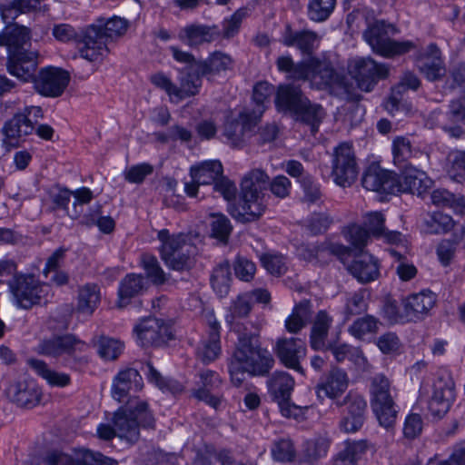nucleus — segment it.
<instances>
[{"label": "nucleus", "instance_id": "f257e3e1", "mask_svg": "<svg viewBox=\"0 0 465 465\" xmlns=\"http://www.w3.org/2000/svg\"><path fill=\"white\" fill-rule=\"evenodd\" d=\"M273 358L267 349L261 346L258 334L239 335L234 351L228 360L231 381L240 386L245 374L264 375L273 365Z\"/></svg>", "mask_w": 465, "mask_h": 465}, {"label": "nucleus", "instance_id": "f03ea898", "mask_svg": "<svg viewBox=\"0 0 465 465\" xmlns=\"http://www.w3.org/2000/svg\"><path fill=\"white\" fill-rule=\"evenodd\" d=\"M30 40V29L18 24L7 25L0 33V46H5L8 53L7 71L24 82L33 79L39 64L38 52L24 48Z\"/></svg>", "mask_w": 465, "mask_h": 465}, {"label": "nucleus", "instance_id": "7ed1b4c3", "mask_svg": "<svg viewBox=\"0 0 465 465\" xmlns=\"http://www.w3.org/2000/svg\"><path fill=\"white\" fill-rule=\"evenodd\" d=\"M113 422L117 436L130 442L138 440L140 426H154V419L148 411L147 403L136 397H131L126 405L114 413Z\"/></svg>", "mask_w": 465, "mask_h": 465}, {"label": "nucleus", "instance_id": "20e7f679", "mask_svg": "<svg viewBox=\"0 0 465 465\" xmlns=\"http://www.w3.org/2000/svg\"><path fill=\"white\" fill-rule=\"evenodd\" d=\"M159 252L167 267L174 271H188L194 264L196 247L183 233L171 234L166 229L158 232Z\"/></svg>", "mask_w": 465, "mask_h": 465}, {"label": "nucleus", "instance_id": "39448f33", "mask_svg": "<svg viewBox=\"0 0 465 465\" xmlns=\"http://www.w3.org/2000/svg\"><path fill=\"white\" fill-rule=\"evenodd\" d=\"M390 32H394L393 25L377 21L366 29L363 37L374 53L385 57L403 54L414 48L411 41L391 40L388 36Z\"/></svg>", "mask_w": 465, "mask_h": 465}, {"label": "nucleus", "instance_id": "423d86ee", "mask_svg": "<svg viewBox=\"0 0 465 465\" xmlns=\"http://www.w3.org/2000/svg\"><path fill=\"white\" fill-rule=\"evenodd\" d=\"M8 286L16 306L26 310L40 304L49 292V285L31 275H15Z\"/></svg>", "mask_w": 465, "mask_h": 465}, {"label": "nucleus", "instance_id": "0eeeda50", "mask_svg": "<svg viewBox=\"0 0 465 465\" xmlns=\"http://www.w3.org/2000/svg\"><path fill=\"white\" fill-rule=\"evenodd\" d=\"M359 167L351 143H341L333 149L331 156V177L343 188L350 187L356 180Z\"/></svg>", "mask_w": 465, "mask_h": 465}, {"label": "nucleus", "instance_id": "6e6552de", "mask_svg": "<svg viewBox=\"0 0 465 465\" xmlns=\"http://www.w3.org/2000/svg\"><path fill=\"white\" fill-rule=\"evenodd\" d=\"M349 72L361 90L370 92L379 79L387 77L389 69L371 58H358L351 62Z\"/></svg>", "mask_w": 465, "mask_h": 465}, {"label": "nucleus", "instance_id": "1a4fd4ad", "mask_svg": "<svg viewBox=\"0 0 465 465\" xmlns=\"http://www.w3.org/2000/svg\"><path fill=\"white\" fill-rule=\"evenodd\" d=\"M36 91L46 97H58L67 87L70 75L65 70L57 67H45L40 70L37 76L33 79Z\"/></svg>", "mask_w": 465, "mask_h": 465}, {"label": "nucleus", "instance_id": "9d476101", "mask_svg": "<svg viewBox=\"0 0 465 465\" xmlns=\"http://www.w3.org/2000/svg\"><path fill=\"white\" fill-rule=\"evenodd\" d=\"M78 53L83 59L89 62H101L109 53L107 41L97 26L89 25L83 33L76 45Z\"/></svg>", "mask_w": 465, "mask_h": 465}, {"label": "nucleus", "instance_id": "9b49d317", "mask_svg": "<svg viewBox=\"0 0 465 465\" xmlns=\"http://www.w3.org/2000/svg\"><path fill=\"white\" fill-rule=\"evenodd\" d=\"M258 121L257 116H253L249 109H244L239 113L237 117L227 118L224 124L223 135L232 146H242Z\"/></svg>", "mask_w": 465, "mask_h": 465}, {"label": "nucleus", "instance_id": "f8f14e48", "mask_svg": "<svg viewBox=\"0 0 465 465\" xmlns=\"http://www.w3.org/2000/svg\"><path fill=\"white\" fill-rule=\"evenodd\" d=\"M436 302V294L429 290L411 293L402 299L401 302L402 309H404V317L410 322L423 321L430 314Z\"/></svg>", "mask_w": 465, "mask_h": 465}, {"label": "nucleus", "instance_id": "ddd939ff", "mask_svg": "<svg viewBox=\"0 0 465 465\" xmlns=\"http://www.w3.org/2000/svg\"><path fill=\"white\" fill-rule=\"evenodd\" d=\"M361 183L365 189L372 192L390 194L399 193L397 174L375 163L369 165L365 170Z\"/></svg>", "mask_w": 465, "mask_h": 465}, {"label": "nucleus", "instance_id": "4468645a", "mask_svg": "<svg viewBox=\"0 0 465 465\" xmlns=\"http://www.w3.org/2000/svg\"><path fill=\"white\" fill-rule=\"evenodd\" d=\"M264 193L241 191L239 203L231 211V215L241 223L258 220L264 213Z\"/></svg>", "mask_w": 465, "mask_h": 465}, {"label": "nucleus", "instance_id": "2eb2a0df", "mask_svg": "<svg viewBox=\"0 0 465 465\" xmlns=\"http://www.w3.org/2000/svg\"><path fill=\"white\" fill-rule=\"evenodd\" d=\"M454 385L450 379L438 378L432 386V394L428 402V409L435 418L443 417L450 410L454 400Z\"/></svg>", "mask_w": 465, "mask_h": 465}, {"label": "nucleus", "instance_id": "dca6fc26", "mask_svg": "<svg viewBox=\"0 0 465 465\" xmlns=\"http://www.w3.org/2000/svg\"><path fill=\"white\" fill-rule=\"evenodd\" d=\"M134 331L142 346L159 345L171 339L168 326L156 318L143 319L134 327Z\"/></svg>", "mask_w": 465, "mask_h": 465}, {"label": "nucleus", "instance_id": "f3484780", "mask_svg": "<svg viewBox=\"0 0 465 465\" xmlns=\"http://www.w3.org/2000/svg\"><path fill=\"white\" fill-rule=\"evenodd\" d=\"M275 353L286 367L302 373L300 361L306 355V346L301 339H278L275 344Z\"/></svg>", "mask_w": 465, "mask_h": 465}, {"label": "nucleus", "instance_id": "a211bd4d", "mask_svg": "<svg viewBox=\"0 0 465 465\" xmlns=\"http://www.w3.org/2000/svg\"><path fill=\"white\" fill-rule=\"evenodd\" d=\"M432 181L427 174L411 165L406 166L400 178L397 175V187L399 193H411L422 195L431 187Z\"/></svg>", "mask_w": 465, "mask_h": 465}, {"label": "nucleus", "instance_id": "6ab92c4d", "mask_svg": "<svg viewBox=\"0 0 465 465\" xmlns=\"http://www.w3.org/2000/svg\"><path fill=\"white\" fill-rule=\"evenodd\" d=\"M349 386V377L347 373L339 368L332 369L326 379L319 383L315 390L317 397L320 400L324 398L337 399L343 394Z\"/></svg>", "mask_w": 465, "mask_h": 465}, {"label": "nucleus", "instance_id": "aec40b11", "mask_svg": "<svg viewBox=\"0 0 465 465\" xmlns=\"http://www.w3.org/2000/svg\"><path fill=\"white\" fill-rule=\"evenodd\" d=\"M222 384L220 376L213 371L205 370L199 373L198 388L193 390V395L205 401L214 409H218L222 404V398L211 393L212 390L218 388Z\"/></svg>", "mask_w": 465, "mask_h": 465}, {"label": "nucleus", "instance_id": "412c9836", "mask_svg": "<svg viewBox=\"0 0 465 465\" xmlns=\"http://www.w3.org/2000/svg\"><path fill=\"white\" fill-rule=\"evenodd\" d=\"M143 388V379L138 371L127 368L119 371L114 377L112 386V396L119 402L123 401L132 391H138Z\"/></svg>", "mask_w": 465, "mask_h": 465}, {"label": "nucleus", "instance_id": "4be33fe9", "mask_svg": "<svg viewBox=\"0 0 465 465\" xmlns=\"http://www.w3.org/2000/svg\"><path fill=\"white\" fill-rule=\"evenodd\" d=\"M220 35L221 31L217 25L193 24L181 30L179 39L189 46L194 47L204 43H212Z\"/></svg>", "mask_w": 465, "mask_h": 465}, {"label": "nucleus", "instance_id": "5701e85b", "mask_svg": "<svg viewBox=\"0 0 465 465\" xmlns=\"http://www.w3.org/2000/svg\"><path fill=\"white\" fill-rule=\"evenodd\" d=\"M308 78L317 88L331 86L338 81V74L328 60L312 58L307 62Z\"/></svg>", "mask_w": 465, "mask_h": 465}, {"label": "nucleus", "instance_id": "b1692460", "mask_svg": "<svg viewBox=\"0 0 465 465\" xmlns=\"http://www.w3.org/2000/svg\"><path fill=\"white\" fill-rule=\"evenodd\" d=\"M418 67L430 81H436L445 74L440 51L435 45H430L420 56Z\"/></svg>", "mask_w": 465, "mask_h": 465}, {"label": "nucleus", "instance_id": "393cba45", "mask_svg": "<svg viewBox=\"0 0 465 465\" xmlns=\"http://www.w3.org/2000/svg\"><path fill=\"white\" fill-rule=\"evenodd\" d=\"M13 401L22 408L31 409L39 404L42 392L33 381L16 382L9 388Z\"/></svg>", "mask_w": 465, "mask_h": 465}, {"label": "nucleus", "instance_id": "a878e982", "mask_svg": "<svg viewBox=\"0 0 465 465\" xmlns=\"http://www.w3.org/2000/svg\"><path fill=\"white\" fill-rule=\"evenodd\" d=\"M305 97L299 87L282 84L278 87L275 105L280 112H289L293 115L298 109L304 105Z\"/></svg>", "mask_w": 465, "mask_h": 465}, {"label": "nucleus", "instance_id": "bb28decb", "mask_svg": "<svg viewBox=\"0 0 465 465\" xmlns=\"http://www.w3.org/2000/svg\"><path fill=\"white\" fill-rule=\"evenodd\" d=\"M349 271L362 283L376 280L380 274L378 261L368 252L357 256L349 266Z\"/></svg>", "mask_w": 465, "mask_h": 465}, {"label": "nucleus", "instance_id": "cd10ccee", "mask_svg": "<svg viewBox=\"0 0 465 465\" xmlns=\"http://www.w3.org/2000/svg\"><path fill=\"white\" fill-rule=\"evenodd\" d=\"M210 331L208 336L203 338L197 349L198 358L205 364L215 361L222 352L220 344V326L214 320L209 321Z\"/></svg>", "mask_w": 465, "mask_h": 465}, {"label": "nucleus", "instance_id": "c85d7f7f", "mask_svg": "<svg viewBox=\"0 0 465 465\" xmlns=\"http://www.w3.org/2000/svg\"><path fill=\"white\" fill-rule=\"evenodd\" d=\"M79 345L82 343L71 335L55 336L43 341L38 345V352L45 356L59 357L71 353Z\"/></svg>", "mask_w": 465, "mask_h": 465}, {"label": "nucleus", "instance_id": "c756f323", "mask_svg": "<svg viewBox=\"0 0 465 465\" xmlns=\"http://www.w3.org/2000/svg\"><path fill=\"white\" fill-rule=\"evenodd\" d=\"M33 130L34 126L30 124L25 115L18 113L4 125L3 133L5 136L4 142L8 145L17 146L19 139L30 134Z\"/></svg>", "mask_w": 465, "mask_h": 465}, {"label": "nucleus", "instance_id": "7c9ffc66", "mask_svg": "<svg viewBox=\"0 0 465 465\" xmlns=\"http://www.w3.org/2000/svg\"><path fill=\"white\" fill-rule=\"evenodd\" d=\"M223 173V165L217 160L205 161L190 169L192 179L202 185L213 184Z\"/></svg>", "mask_w": 465, "mask_h": 465}, {"label": "nucleus", "instance_id": "2f4dec72", "mask_svg": "<svg viewBox=\"0 0 465 465\" xmlns=\"http://www.w3.org/2000/svg\"><path fill=\"white\" fill-rule=\"evenodd\" d=\"M28 365L42 377L50 386L64 388L70 384L71 377L65 372L51 369L45 361L38 359H28Z\"/></svg>", "mask_w": 465, "mask_h": 465}, {"label": "nucleus", "instance_id": "473e14b6", "mask_svg": "<svg viewBox=\"0 0 465 465\" xmlns=\"http://www.w3.org/2000/svg\"><path fill=\"white\" fill-rule=\"evenodd\" d=\"M382 213L374 212L366 214L365 225L369 232L374 236L383 237L389 243L398 244L402 242V235L399 232L386 231Z\"/></svg>", "mask_w": 465, "mask_h": 465}, {"label": "nucleus", "instance_id": "72a5a7b5", "mask_svg": "<svg viewBox=\"0 0 465 465\" xmlns=\"http://www.w3.org/2000/svg\"><path fill=\"white\" fill-rule=\"evenodd\" d=\"M321 40V36L316 33L309 30L293 33L287 26L283 35V44L287 46L296 45L303 52H311L317 47Z\"/></svg>", "mask_w": 465, "mask_h": 465}, {"label": "nucleus", "instance_id": "f704fd0d", "mask_svg": "<svg viewBox=\"0 0 465 465\" xmlns=\"http://www.w3.org/2000/svg\"><path fill=\"white\" fill-rule=\"evenodd\" d=\"M312 312L310 301L303 300L297 303L285 320L286 331L290 333H298L307 325L312 317Z\"/></svg>", "mask_w": 465, "mask_h": 465}, {"label": "nucleus", "instance_id": "c9c22d12", "mask_svg": "<svg viewBox=\"0 0 465 465\" xmlns=\"http://www.w3.org/2000/svg\"><path fill=\"white\" fill-rule=\"evenodd\" d=\"M202 74H199L196 63L190 66L185 74L180 78V85L177 86L175 100L181 101L185 97L196 94L202 84Z\"/></svg>", "mask_w": 465, "mask_h": 465}, {"label": "nucleus", "instance_id": "e433bc0d", "mask_svg": "<svg viewBox=\"0 0 465 465\" xmlns=\"http://www.w3.org/2000/svg\"><path fill=\"white\" fill-rule=\"evenodd\" d=\"M325 113L322 107L316 104H312L308 98L305 100L304 105L301 106L295 113L294 117L296 120L310 126L312 134L318 132V128Z\"/></svg>", "mask_w": 465, "mask_h": 465}, {"label": "nucleus", "instance_id": "4c0bfd02", "mask_svg": "<svg viewBox=\"0 0 465 465\" xmlns=\"http://www.w3.org/2000/svg\"><path fill=\"white\" fill-rule=\"evenodd\" d=\"M332 323V318L325 311H320L313 322L311 331V345L314 350H322Z\"/></svg>", "mask_w": 465, "mask_h": 465}, {"label": "nucleus", "instance_id": "58836bf2", "mask_svg": "<svg viewBox=\"0 0 465 465\" xmlns=\"http://www.w3.org/2000/svg\"><path fill=\"white\" fill-rule=\"evenodd\" d=\"M232 60L230 55L222 53H213L205 61L196 63L199 74L202 75L215 74L232 68Z\"/></svg>", "mask_w": 465, "mask_h": 465}, {"label": "nucleus", "instance_id": "ea45409f", "mask_svg": "<svg viewBox=\"0 0 465 465\" xmlns=\"http://www.w3.org/2000/svg\"><path fill=\"white\" fill-rule=\"evenodd\" d=\"M372 411L383 428L391 429L397 420L398 406L394 399L371 403Z\"/></svg>", "mask_w": 465, "mask_h": 465}, {"label": "nucleus", "instance_id": "a19ab883", "mask_svg": "<svg viewBox=\"0 0 465 465\" xmlns=\"http://www.w3.org/2000/svg\"><path fill=\"white\" fill-rule=\"evenodd\" d=\"M144 288V279L142 275L128 274L121 282L119 287V307L128 304L131 298L140 294Z\"/></svg>", "mask_w": 465, "mask_h": 465}, {"label": "nucleus", "instance_id": "79ce46f5", "mask_svg": "<svg viewBox=\"0 0 465 465\" xmlns=\"http://www.w3.org/2000/svg\"><path fill=\"white\" fill-rule=\"evenodd\" d=\"M94 26H97L103 33L104 38L108 41L124 35L128 29V21L120 16H113L109 19L99 18Z\"/></svg>", "mask_w": 465, "mask_h": 465}, {"label": "nucleus", "instance_id": "37998d69", "mask_svg": "<svg viewBox=\"0 0 465 465\" xmlns=\"http://www.w3.org/2000/svg\"><path fill=\"white\" fill-rule=\"evenodd\" d=\"M371 403L395 399L396 393L391 381L382 373L374 375L370 386Z\"/></svg>", "mask_w": 465, "mask_h": 465}, {"label": "nucleus", "instance_id": "c03bdc74", "mask_svg": "<svg viewBox=\"0 0 465 465\" xmlns=\"http://www.w3.org/2000/svg\"><path fill=\"white\" fill-rule=\"evenodd\" d=\"M100 301L99 289L94 284H86L79 289L77 310L84 314L91 315Z\"/></svg>", "mask_w": 465, "mask_h": 465}, {"label": "nucleus", "instance_id": "a18cd8bd", "mask_svg": "<svg viewBox=\"0 0 465 465\" xmlns=\"http://www.w3.org/2000/svg\"><path fill=\"white\" fill-rule=\"evenodd\" d=\"M430 199L433 204L440 207H450L457 214H465V200L463 197H456L445 189H437L431 193Z\"/></svg>", "mask_w": 465, "mask_h": 465}, {"label": "nucleus", "instance_id": "49530a36", "mask_svg": "<svg viewBox=\"0 0 465 465\" xmlns=\"http://www.w3.org/2000/svg\"><path fill=\"white\" fill-rule=\"evenodd\" d=\"M294 387L292 377L286 372H276L269 381L271 393L276 399H290L291 392Z\"/></svg>", "mask_w": 465, "mask_h": 465}, {"label": "nucleus", "instance_id": "de8ad7c7", "mask_svg": "<svg viewBox=\"0 0 465 465\" xmlns=\"http://www.w3.org/2000/svg\"><path fill=\"white\" fill-rule=\"evenodd\" d=\"M269 184V175L262 169L247 173L241 183V191L263 193Z\"/></svg>", "mask_w": 465, "mask_h": 465}, {"label": "nucleus", "instance_id": "09e8293b", "mask_svg": "<svg viewBox=\"0 0 465 465\" xmlns=\"http://www.w3.org/2000/svg\"><path fill=\"white\" fill-rule=\"evenodd\" d=\"M251 310L252 302L250 301V295L246 292L242 293L232 302L225 316V321L233 327L238 320L247 317Z\"/></svg>", "mask_w": 465, "mask_h": 465}, {"label": "nucleus", "instance_id": "8fccbe9b", "mask_svg": "<svg viewBox=\"0 0 465 465\" xmlns=\"http://www.w3.org/2000/svg\"><path fill=\"white\" fill-rule=\"evenodd\" d=\"M380 322L371 315L355 320L348 328L349 333L358 340H365L368 335L375 334L379 330Z\"/></svg>", "mask_w": 465, "mask_h": 465}, {"label": "nucleus", "instance_id": "3c124183", "mask_svg": "<svg viewBox=\"0 0 465 465\" xmlns=\"http://www.w3.org/2000/svg\"><path fill=\"white\" fill-rule=\"evenodd\" d=\"M231 280L230 264L223 262L213 270L211 278L212 287L220 297H224L229 293Z\"/></svg>", "mask_w": 465, "mask_h": 465}, {"label": "nucleus", "instance_id": "603ef678", "mask_svg": "<svg viewBox=\"0 0 465 465\" xmlns=\"http://www.w3.org/2000/svg\"><path fill=\"white\" fill-rule=\"evenodd\" d=\"M445 170L450 179L461 183L465 179V151L450 152L446 158Z\"/></svg>", "mask_w": 465, "mask_h": 465}, {"label": "nucleus", "instance_id": "864d4df0", "mask_svg": "<svg viewBox=\"0 0 465 465\" xmlns=\"http://www.w3.org/2000/svg\"><path fill=\"white\" fill-rule=\"evenodd\" d=\"M280 71L287 73V77L293 80H305L308 78L307 63L294 64L291 56L282 55L276 61Z\"/></svg>", "mask_w": 465, "mask_h": 465}, {"label": "nucleus", "instance_id": "5fc2aeb1", "mask_svg": "<svg viewBox=\"0 0 465 465\" xmlns=\"http://www.w3.org/2000/svg\"><path fill=\"white\" fill-rule=\"evenodd\" d=\"M426 232L431 234L447 233L455 225L452 217L440 212L432 213L425 222Z\"/></svg>", "mask_w": 465, "mask_h": 465}, {"label": "nucleus", "instance_id": "6e6d98bb", "mask_svg": "<svg viewBox=\"0 0 465 465\" xmlns=\"http://www.w3.org/2000/svg\"><path fill=\"white\" fill-rule=\"evenodd\" d=\"M330 448V440L326 436H318L306 441L304 456L309 461L325 457Z\"/></svg>", "mask_w": 465, "mask_h": 465}, {"label": "nucleus", "instance_id": "4d7b16f0", "mask_svg": "<svg viewBox=\"0 0 465 465\" xmlns=\"http://www.w3.org/2000/svg\"><path fill=\"white\" fill-rule=\"evenodd\" d=\"M420 152L412 146L409 138L397 136L392 142V153L395 163H403L411 157H416Z\"/></svg>", "mask_w": 465, "mask_h": 465}, {"label": "nucleus", "instance_id": "13d9d810", "mask_svg": "<svg viewBox=\"0 0 465 465\" xmlns=\"http://www.w3.org/2000/svg\"><path fill=\"white\" fill-rule=\"evenodd\" d=\"M273 93V86L267 82L258 83L253 88L252 99L256 104V107L250 110L253 116H257L260 120L263 112L265 111V103Z\"/></svg>", "mask_w": 465, "mask_h": 465}, {"label": "nucleus", "instance_id": "bf43d9fd", "mask_svg": "<svg viewBox=\"0 0 465 465\" xmlns=\"http://www.w3.org/2000/svg\"><path fill=\"white\" fill-rule=\"evenodd\" d=\"M335 6V0H311L308 15L311 20L322 22L326 20Z\"/></svg>", "mask_w": 465, "mask_h": 465}, {"label": "nucleus", "instance_id": "052dcab7", "mask_svg": "<svg viewBox=\"0 0 465 465\" xmlns=\"http://www.w3.org/2000/svg\"><path fill=\"white\" fill-rule=\"evenodd\" d=\"M338 407L346 406L347 412L360 418H364L367 403L364 398L355 392L350 391L342 401H336Z\"/></svg>", "mask_w": 465, "mask_h": 465}, {"label": "nucleus", "instance_id": "680f3d73", "mask_svg": "<svg viewBox=\"0 0 465 465\" xmlns=\"http://www.w3.org/2000/svg\"><path fill=\"white\" fill-rule=\"evenodd\" d=\"M365 293L364 290H361L347 297L343 310L346 317L359 315L367 311L368 303Z\"/></svg>", "mask_w": 465, "mask_h": 465}, {"label": "nucleus", "instance_id": "e2e57ef3", "mask_svg": "<svg viewBox=\"0 0 465 465\" xmlns=\"http://www.w3.org/2000/svg\"><path fill=\"white\" fill-rule=\"evenodd\" d=\"M141 262L148 278H150L153 283L162 284L165 282V273L155 256L144 253L141 257Z\"/></svg>", "mask_w": 465, "mask_h": 465}, {"label": "nucleus", "instance_id": "0e129e2a", "mask_svg": "<svg viewBox=\"0 0 465 465\" xmlns=\"http://www.w3.org/2000/svg\"><path fill=\"white\" fill-rule=\"evenodd\" d=\"M465 234V227L461 228L460 234L455 233L452 240L442 241L437 248V255L443 265H448L452 260L457 244L462 240Z\"/></svg>", "mask_w": 465, "mask_h": 465}, {"label": "nucleus", "instance_id": "69168bd1", "mask_svg": "<svg viewBox=\"0 0 465 465\" xmlns=\"http://www.w3.org/2000/svg\"><path fill=\"white\" fill-rule=\"evenodd\" d=\"M75 465H117V461L100 452L79 450L75 453Z\"/></svg>", "mask_w": 465, "mask_h": 465}, {"label": "nucleus", "instance_id": "338daca9", "mask_svg": "<svg viewBox=\"0 0 465 465\" xmlns=\"http://www.w3.org/2000/svg\"><path fill=\"white\" fill-rule=\"evenodd\" d=\"M211 217L213 219L211 223L212 236L226 242L232 229L229 219L222 213H212Z\"/></svg>", "mask_w": 465, "mask_h": 465}, {"label": "nucleus", "instance_id": "774afa93", "mask_svg": "<svg viewBox=\"0 0 465 465\" xmlns=\"http://www.w3.org/2000/svg\"><path fill=\"white\" fill-rule=\"evenodd\" d=\"M123 343L108 337H102L98 342V353L104 360H115L122 352Z\"/></svg>", "mask_w": 465, "mask_h": 465}]
</instances>
